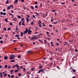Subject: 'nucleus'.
I'll return each mask as SVG.
<instances>
[{
    "mask_svg": "<svg viewBox=\"0 0 78 78\" xmlns=\"http://www.w3.org/2000/svg\"><path fill=\"white\" fill-rule=\"evenodd\" d=\"M3 11H4V12H5V11H6V9H3Z\"/></svg>",
    "mask_w": 78,
    "mask_h": 78,
    "instance_id": "obj_43",
    "label": "nucleus"
},
{
    "mask_svg": "<svg viewBox=\"0 0 78 78\" xmlns=\"http://www.w3.org/2000/svg\"><path fill=\"white\" fill-rule=\"evenodd\" d=\"M18 58H20L21 57V55H19L18 56Z\"/></svg>",
    "mask_w": 78,
    "mask_h": 78,
    "instance_id": "obj_33",
    "label": "nucleus"
},
{
    "mask_svg": "<svg viewBox=\"0 0 78 78\" xmlns=\"http://www.w3.org/2000/svg\"><path fill=\"white\" fill-rule=\"evenodd\" d=\"M33 24H34V23H33V22H32L31 23V25H33Z\"/></svg>",
    "mask_w": 78,
    "mask_h": 78,
    "instance_id": "obj_23",
    "label": "nucleus"
},
{
    "mask_svg": "<svg viewBox=\"0 0 78 78\" xmlns=\"http://www.w3.org/2000/svg\"><path fill=\"white\" fill-rule=\"evenodd\" d=\"M30 28H29V30H28V33L29 34H31V32H32V31H31V30H30Z\"/></svg>",
    "mask_w": 78,
    "mask_h": 78,
    "instance_id": "obj_4",
    "label": "nucleus"
},
{
    "mask_svg": "<svg viewBox=\"0 0 78 78\" xmlns=\"http://www.w3.org/2000/svg\"><path fill=\"white\" fill-rule=\"evenodd\" d=\"M42 66H40L39 67V69H42Z\"/></svg>",
    "mask_w": 78,
    "mask_h": 78,
    "instance_id": "obj_29",
    "label": "nucleus"
},
{
    "mask_svg": "<svg viewBox=\"0 0 78 78\" xmlns=\"http://www.w3.org/2000/svg\"><path fill=\"white\" fill-rule=\"evenodd\" d=\"M27 17H30V16H29V15H27Z\"/></svg>",
    "mask_w": 78,
    "mask_h": 78,
    "instance_id": "obj_45",
    "label": "nucleus"
},
{
    "mask_svg": "<svg viewBox=\"0 0 78 78\" xmlns=\"http://www.w3.org/2000/svg\"><path fill=\"white\" fill-rule=\"evenodd\" d=\"M35 3L36 5H37V2H35Z\"/></svg>",
    "mask_w": 78,
    "mask_h": 78,
    "instance_id": "obj_55",
    "label": "nucleus"
},
{
    "mask_svg": "<svg viewBox=\"0 0 78 78\" xmlns=\"http://www.w3.org/2000/svg\"><path fill=\"white\" fill-rule=\"evenodd\" d=\"M24 23H25V21H23L22 23V25H23V26H25V25L24 24Z\"/></svg>",
    "mask_w": 78,
    "mask_h": 78,
    "instance_id": "obj_9",
    "label": "nucleus"
},
{
    "mask_svg": "<svg viewBox=\"0 0 78 78\" xmlns=\"http://www.w3.org/2000/svg\"><path fill=\"white\" fill-rule=\"evenodd\" d=\"M42 70H44V69H40L38 72V73H40L41 72H42Z\"/></svg>",
    "mask_w": 78,
    "mask_h": 78,
    "instance_id": "obj_5",
    "label": "nucleus"
},
{
    "mask_svg": "<svg viewBox=\"0 0 78 78\" xmlns=\"http://www.w3.org/2000/svg\"><path fill=\"white\" fill-rule=\"evenodd\" d=\"M1 15H2L3 14V12H1Z\"/></svg>",
    "mask_w": 78,
    "mask_h": 78,
    "instance_id": "obj_56",
    "label": "nucleus"
},
{
    "mask_svg": "<svg viewBox=\"0 0 78 78\" xmlns=\"http://www.w3.org/2000/svg\"><path fill=\"white\" fill-rule=\"evenodd\" d=\"M49 26L50 27H52V25H49Z\"/></svg>",
    "mask_w": 78,
    "mask_h": 78,
    "instance_id": "obj_53",
    "label": "nucleus"
},
{
    "mask_svg": "<svg viewBox=\"0 0 78 78\" xmlns=\"http://www.w3.org/2000/svg\"><path fill=\"white\" fill-rule=\"evenodd\" d=\"M27 20V23H28L29 22V21H30V20H29V19H28V20Z\"/></svg>",
    "mask_w": 78,
    "mask_h": 78,
    "instance_id": "obj_21",
    "label": "nucleus"
},
{
    "mask_svg": "<svg viewBox=\"0 0 78 78\" xmlns=\"http://www.w3.org/2000/svg\"><path fill=\"white\" fill-rule=\"evenodd\" d=\"M13 20H14V21H17V19L16 18H14L12 19Z\"/></svg>",
    "mask_w": 78,
    "mask_h": 78,
    "instance_id": "obj_11",
    "label": "nucleus"
},
{
    "mask_svg": "<svg viewBox=\"0 0 78 78\" xmlns=\"http://www.w3.org/2000/svg\"><path fill=\"white\" fill-rule=\"evenodd\" d=\"M10 8H11V7L10 6H9L8 7V9H10Z\"/></svg>",
    "mask_w": 78,
    "mask_h": 78,
    "instance_id": "obj_39",
    "label": "nucleus"
},
{
    "mask_svg": "<svg viewBox=\"0 0 78 78\" xmlns=\"http://www.w3.org/2000/svg\"><path fill=\"white\" fill-rule=\"evenodd\" d=\"M46 39H48V40H49L50 39V38L49 37H48V38H46Z\"/></svg>",
    "mask_w": 78,
    "mask_h": 78,
    "instance_id": "obj_48",
    "label": "nucleus"
},
{
    "mask_svg": "<svg viewBox=\"0 0 78 78\" xmlns=\"http://www.w3.org/2000/svg\"><path fill=\"white\" fill-rule=\"evenodd\" d=\"M4 59H5V60H7V59H8V57L5 56L4 58Z\"/></svg>",
    "mask_w": 78,
    "mask_h": 78,
    "instance_id": "obj_8",
    "label": "nucleus"
},
{
    "mask_svg": "<svg viewBox=\"0 0 78 78\" xmlns=\"http://www.w3.org/2000/svg\"><path fill=\"white\" fill-rule=\"evenodd\" d=\"M20 69H23V66H21L20 67Z\"/></svg>",
    "mask_w": 78,
    "mask_h": 78,
    "instance_id": "obj_35",
    "label": "nucleus"
},
{
    "mask_svg": "<svg viewBox=\"0 0 78 78\" xmlns=\"http://www.w3.org/2000/svg\"><path fill=\"white\" fill-rule=\"evenodd\" d=\"M8 68L9 69H11V66H9Z\"/></svg>",
    "mask_w": 78,
    "mask_h": 78,
    "instance_id": "obj_40",
    "label": "nucleus"
},
{
    "mask_svg": "<svg viewBox=\"0 0 78 78\" xmlns=\"http://www.w3.org/2000/svg\"><path fill=\"white\" fill-rule=\"evenodd\" d=\"M31 53V51H29L27 52V53Z\"/></svg>",
    "mask_w": 78,
    "mask_h": 78,
    "instance_id": "obj_50",
    "label": "nucleus"
},
{
    "mask_svg": "<svg viewBox=\"0 0 78 78\" xmlns=\"http://www.w3.org/2000/svg\"><path fill=\"white\" fill-rule=\"evenodd\" d=\"M14 61H15V60L13 59V60H11L10 62H14Z\"/></svg>",
    "mask_w": 78,
    "mask_h": 78,
    "instance_id": "obj_13",
    "label": "nucleus"
},
{
    "mask_svg": "<svg viewBox=\"0 0 78 78\" xmlns=\"http://www.w3.org/2000/svg\"><path fill=\"white\" fill-rule=\"evenodd\" d=\"M37 38H38V37H33L32 38H31V39H32V40H33V39H37Z\"/></svg>",
    "mask_w": 78,
    "mask_h": 78,
    "instance_id": "obj_6",
    "label": "nucleus"
},
{
    "mask_svg": "<svg viewBox=\"0 0 78 78\" xmlns=\"http://www.w3.org/2000/svg\"><path fill=\"white\" fill-rule=\"evenodd\" d=\"M10 7H11V8H13V6H12V5L11 6H10Z\"/></svg>",
    "mask_w": 78,
    "mask_h": 78,
    "instance_id": "obj_63",
    "label": "nucleus"
},
{
    "mask_svg": "<svg viewBox=\"0 0 78 78\" xmlns=\"http://www.w3.org/2000/svg\"><path fill=\"white\" fill-rule=\"evenodd\" d=\"M35 13L37 14V16H39V14L38 13L36 12H35Z\"/></svg>",
    "mask_w": 78,
    "mask_h": 78,
    "instance_id": "obj_12",
    "label": "nucleus"
},
{
    "mask_svg": "<svg viewBox=\"0 0 78 78\" xmlns=\"http://www.w3.org/2000/svg\"><path fill=\"white\" fill-rule=\"evenodd\" d=\"M26 30L23 32V34L25 35V34L27 33V32H28V29H27V28L25 29Z\"/></svg>",
    "mask_w": 78,
    "mask_h": 78,
    "instance_id": "obj_2",
    "label": "nucleus"
},
{
    "mask_svg": "<svg viewBox=\"0 0 78 78\" xmlns=\"http://www.w3.org/2000/svg\"><path fill=\"white\" fill-rule=\"evenodd\" d=\"M3 15L4 16H5V15H6V13L4 12L3 13Z\"/></svg>",
    "mask_w": 78,
    "mask_h": 78,
    "instance_id": "obj_52",
    "label": "nucleus"
},
{
    "mask_svg": "<svg viewBox=\"0 0 78 78\" xmlns=\"http://www.w3.org/2000/svg\"><path fill=\"white\" fill-rule=\"evenodd\" d=\"M10 25H12V23H10Z\"/></svg>",
    "mask_w": 78,
    "mask_h": 78,
    "instance_id": "obj_62",
    "label": "nucleus"
},
{
    "mask_svg": "<svg viewBox=\"0 0 78 78\" xmlns=\"http://www.w3.org/2000/svg\"><path fill=\"white\" fill-rule=\"evenodd\" d=\"M61 5H64L65 4V3L64 2H62L61 3Z\"/></svg>",
    "mask_w": 78,
    "mask_h": 78,
    "instance_id": "obj_41",
    "label": "nucleus"
},
{
    "mask_svg": "<svg viewBox=\"0 0 78 78\" xmlns=\"http://www.w3.org/2000/svg\"><path fill=\"white\" fill-rule=\"evenodd\" d=\"M7 76V74L6 73L4 75V76L5 77V76Z\"/></svg>",
    "mask_w": 78,
    "mask_h": 78,
    "instance_id": "obj_28",
    "label": "nucleus"
},
{
    "mask_svg": "<svg viewBox=\"0 0 78 78\" xmlns=\"http://www.w3.org/2000/svg\"><path fill=\"white\" fill-rule=\"evenodd\" d=\"M65 21V20L64 19H63L62 21V22H64Z\"/></svg>",
    "mask_w": 78,
    "mask_h": 78,
    "instance_id": "obj_47",
    "label": "nucleus"
},
{
    "mask_svg": "<svg viewBox=\"0 0 78 78\" xmlns=\"http://www.w3.org/2000/svg\"><path fill=\"white\" fill-rule=\"evenodd\" d=\"M6 3V4H8V1H7Z\"/></svg>",
    "mask_w": 78,
    "mask_h": 78,
    "instance_id": "obj_61",
    "label": "nucleus"
},
{
    "mask_svg": "<svg viewBox=\"0 0 78 78\" xmlns=\"http://www.w3.org/2000/svg\"><path fill=\"white\" fill-rule=\"evenodd\" d=\"M31 70H34V68H32V69H31Z\"/></svg>",
    "mask_w": 78,
    "mask_h": 78,
    "instance_id": "obj_64",
    "label": "nucleus"
},
{
    "mask_svg": "<svg viewBox=\"0 0 78 78\" xmlns=\"http://www.w3.org/2000/svg\"><path fill=\"white\" fill-rule=\"evenodd\" d=\"M57 23H58V21H57L54 22V24H57Z\"/></svg>",
    "mask_w": 78,
    "mask_h": 78,
    "instance_id": "obj_16",
    "label": "nucleus"
},
{
    "mask_svg": "<svg viewBox=\"0 0 78 78\" xmlns=\"http://www.w3.org/2000/svg\"><path fill=\"white\" fill-rule=\"evenodd\" d=\"M19 35L17 34V35H15V37H19Z\"/></svg>",
    "mask_w": 78,
    "mask_h": 78,
    "instance_id": "obj_17",
    "label": "nucleus"
},
{
    "mask_svg": "<svg viewBox=\"0 0 78 78\" xmlns=\"http://www.w3.org/2000/svg\"><path fill=\"white\" fill-rule=\"evenodd\" d=\"M8 30H11V28H8Z\"/></svg>",
    "mask_w": 78,
    "mask_h": 78,
    "instance_id": "obj_57",
    "label": "nucleus"
},
{
    "mask_svg": "<svg viewBox=\"0 0 78 78\" xmlns=\"http://www.w3.org/2000/svg\"><path fill=\"white\" fill-rule=\"evenodd\" d=\"M31 9H34V7H33V6H31Z\"/></svg>",
    "mask_w": 78,
    "mask_h": 78,
    "instance_id": "obj_36",
    "label": "nucleus"
},
{
    "mask_svg": "<svg viewBox=\"0 0 78 78\" xmlns=\"http://www.w3.org/2000/svg\"><path fill=\"white\" fill-rule=\"evenodd\" d=\"M8 19L7 18L5 19V22H8Z\"/></svg>",
    "mask_w": 78,
    "mask_h": 78,
    "instance_id": "obj_7",
    "label": "nucleus"
},
{
    "mask_svg": "<svg viewBox=\"0 0 78 78\" xmlns=\"http://www.w3.org/2000/svg\"><path fill=\"white\" fill-rule=\"evenodd\" d=\"M51 22H53V18H51Z\"/></svg>",
    "mask_w": 78,
    "mask_h": 78,
    "instance_id": "obj_30",
    "label": "nucleus"
},
{
    "mask_svg": "<svg viewBox=\"0 0 78 78\" xmlns=\"http://www.w3.org/2000/svg\"><path fill=\"white\" fill-rule=\"evenodd\" d=\"M40 23H41V21L39 20V21L38 22V24H40Z\"/></svg>",
    "mask_w": 78,
    "mask_h": 78,
    "instance_id": "obj_24",
    "label": "nucleus"
},
{
    "mask_svg": "<svg viewBox=\"0 0 78 78\" xmlns=\"http://www.w3.org/2000/svg\"><path fill=\"white\" fill-rule=\"evenodd\" d=\"M44 44H47V41L45 40L44 41Z\"/></svg>",
    "mask_w": 78,
    "mask_h": 78,
    "instance_id": "obj_37",
    "label": "nucleus"
},
{
    "mask_svg": "<svg viewBox=\"0 0 78 78\" xmlns=\"http://www.w3.org/2000/svg\"><path fill=\"white\" fill-rule=\"evenodd\" d=\"M26 70V69H25V68H24L23 69V71H24L25 72V71Z\"/></svg>",
    "mask_w": 78,
    "mask_h": 78,
    "instance_id": "obj_44",
    "label": "nucleus"
},
{
    "mask_svg": "<svg viewBox=\"0 0 78 78\" xmlns=\"http://www.w3.org/2000/svg\"><path fill=\"white\" fill-rule=\"evenodd\" d=\"M35 8H38V7H37V5H35Z\"/></svg>",
    "mask_w": 78,
    "mask_h": 78,
    "instance_id": "obj_46",
    "label": "nucleus"
},
{
    "mask_svg": "<svg viewBox=\"0 0 78 78\" xmlns=\"http://www.w3.org/2000/svg\"><path fill=\"white\" fill-rule=\"evenodd\" d=\"M20 68V67L19 66L17 67V69L18 70H19Z\"/></svg>",
    "mask_w": 78,
    "mask_h": 78,
    "instance_id": "obj_31",
    "label": "nucleus"
},
{
    "mask_svg": "<svg viewBox=\"0 0 78 78\" xmlns=\"http://www.w3.org/2000/svg\"><path fill=\"white\" fill-rule=\"evenodd\" d=\"M52 12H56V10H53L52 11Z\"/></svg>",
    "mask_w": 78,
    "mask_h": 78,
    "instance_id": "obj_38",
    "label": "nucleus"
},
{
    "mask_svg": "<svg viewBox=\"0 0 78 78\" xmlns=\"http://www.w3.org/2000/svg\"><path fill=\"white\" fill-rule=\"evenodd\" d=\"M46 34H47L48 35L49 34V32H47L46 33Z\"/></svg>",
    "mask_w": 78,
    "mask_h": 78,
    "instance_id": "obj_49",
    "label": "nucleus"
},
{
    "mask_svg": "<svg viewBox=\"0 0 78 78\" xmlns=\"http://www.w3.org/2000/svg\"><path fill=\"white\" fill-rule=\"evenodd\" d=\"M9 14L10 15V16H12L13 17V15L11 13H9Z\"/></svg>",
    "mask_w": 78,
    "mask_h": 78,
    "instance_id": "obj_22",
    "label": "nucleus"
},
{
    "mask_svg": "<svg viewBox=\"0 0 78 78\" xmlns=\"http://www.w3.org/2000/svg\"><path fill=\"white\" fill-rule=\"evenodd\" d=\"M14 57V58H15L16 57V56L13 55H12V54H11V56H10L9 58H10V59H14V57Z\"/></svg>",
    "mask_w": 78,
    "mask_h": 78,
    "instance_id": "obj_1",
    "label": "nucleus"
},
{
    "mask_svg": "<svg viewBox=\"0 0 78 78\" xmlns=\"http://www.w3.org/2000/svg\"><path fill=\"white\" fill-rule=\"evenodd\" d=\"M8 76L9 77V78H10V75L8 74Z\"/></svg>",
    "mask_w": 78,
    "mask_h": 78,
    "instance_id": "obj_58",
    "label": "nucleus"
},
{
    "mask_svg": "<svg viewBox=\"0 0 78 78\" xmlns=\"http://www.w3.org/2000/svg\"><path fill=\"white\" fill-rule=\"evenodd\" d=\"M18 75H19V76H21V74H20V73H19V74H18Z\"/></svg>",
    "mask_w": 78,
    "mask_h": 78,
    "instance_id": "obj_54",
    "label": "nucleus"
},
{
    "mask_svg": "<svg viewBox=\"0 0 78 78\" xmlns=\"http://www.w3.org/2000/svg\"><path fill=\"white\" fill-rule=\"evenodd\" d=\"M0 42H1V44H2L3 43V41H1Z\"/></svg>",
    "mask_w": 78,
    "mask_h": 78,
    "instance_id": "obj_60",
    "label": "nucleus"
},
{
    "mask_svg": "<svg viewBox=\"0 0 78 78\" xmlns=\"http://www.w3.org/2000/svg\"><path fill=\"white\" fill-rule=\"evenodd\" d=\"M21 22H21V21H20V22L19 23V26H20V25H21Z\"/></svg>",
    "mask_w": 78,
    "mask_h": 78,
    "instance_id": "obj_26",
    "label": "nucleus"
},
{
    "mask_svg": "<svg viewBox=\"0 0 78 78\" xmlns=\"http://www.w3.org/2000/svg\"><path fill=\"white\" fill-rule=\"evenodd\" d=\"M0 76L1 78L3 77V75H2V73H0Z\"/></svg>",
    "mask_w": 78,
    "mask_h": 78,
    "instance_id": "obj_14",
    "label": "nucleus"
},
{
    "mask_svg": "<svg viewBox=\"0 0 78 78\" xmlns=\"http://www.w3.org/2000/svg\"><path fill=\"white\" fill-rule=\"evenodd\" d=\"M57 14V12H55V16H56Z\"/></svg>",
    "mask_w": 78,
    "mask_h": 78,
    "instance_id": "obj_42",
    "label": "nucleus"
},
{
    "mask_svg": "<svg viewBox=\"0 0 78 78\" xmlns=\"http://www.w3.org/2000/svg\"><path fill=\"white\" fill-rule=\"evenodd\" d=\"M17 17L19 19H21V17L20 16H17Z\"/></svg>",
    "mask_w": 78,
    "mask_h": 78,
    "instance_id": "obj_19",
    "label": "nucleus"
},
{
    "mask_svg": "<svg viewBox=\"0 0 78 78\" xmlns=\"http://www.w3.org/2000/svg\"><path fill=\"white\" fill-rule=\"evenodd\" d=\"M18 71H19V70H15V73H17V72H18Z\"/></svg>",
    "mask_w": 78,
    "mask_h": 78,
    "instance_id": "obj_20",
    "label": "nucleus"
},
{
    "mask_svg": "<svg viewBox=\"0 0 78 78\" xmlns=\"http://www.w3.org/2000/svg\"><path fill=\"white\" fill-rule=\"evenodd\" d=\"M3 30H4V31H6V28H4L3 29Z\"/></svg>",
    "mask_w": 78,
    "mask_h": 78,
    "instance_id": "obj_27",
    "label": "nucleus"
},
{
    "mask_svg": "<svg viewBox=\"0 0 78 78\" xmlns=\"http://www.w3.org/2000/svg\"><path fill=\"white\" fill-rule=\"evenodd\" d=\"M25 19H24V18H22L21 19V22H22V21H23V20H24Z\"/></svg>",
    "mask_w": 78,
    "mask_h": 78,
    "instance_id": "obj_25",
    "label": "nucleus"
},
{
    "mask_svg": "<svg viewBox=\"0 0 78 78\" xmlns=\"http://www.w3.org/2000/svg\"><path fill=\"white\" fill-rule=\"evenodd\" d=\"M26 20H28L29 19L28 18V17H26Z\"/></svg>",
    "mask_w": 78,
    "mask_h": 78,
    "instance_id": "obj_59",
    "label": "nucleus"
},
{
    "mask_svg": "<svg viewBox=\"0 0 78 78\" xmlns=\"http://www.w3.org/2000/svg\"><path fill=\"white\" fill-rule=\"evenodd\" d=\"M23 33H20V34H21V36H23Z\"/></svg>",
    "mask_w": 78,
    "mask_h": 78,
    "instance_id": "obj_18",
    "label": "nucleus"
},
{
    "mask_svg": "<svg viewBox=\"0 0 78 78\" xmlns=\"http://www.w3.org/2000/svg\"><path fill=\"white\" fill-rule=\"evenodd\" d=\"M16 31L15 32H17V31H19V28H18V26H17L15 28Z\"/></svg>",
    "mask_w": 78,
    "mask_h": 78,
    "instance_id": "obj_3",
    "label": "nucleus"
},
{
    "mask_svg": "<svg viewBox=\"0 0 78 78\" xmlns=\"http://www.w3.org/2000/svg\"><path fill=\"white\" fill-rule=\"evenodd\" d=\"M14 75H12L11 76V78H14Z\"/></svg>",
    "mask_w": 78,
    "mask_h": 78,
    "instance_id": "obj_32",
    "label": "nucleus"
},
{
    "mask_svg": "<svg viewBox=\"0 0 78 78\" xmlns=\"http://www.w3.org/2000/svg\"><path fill=\"white\" fill-rule=\"evenodd\" d=\"M15 67H17L19 66V65H18V64H16L15 65Z\"/></svg>",
    "mask_w": 78,
    "mask_h": 78,
    "instance_id": "obj_15",
    "label": "nucleus"
},
{
    "mask_svg": "<svg viewBox=\"0 0 78 78\" xmlns=\"http://www.w3.org/2000/svg\"><path fill=\"white\" fill-rule=\"evenodd\" d=\"M14 70H10L11 72H14Z\"/></svg>",
    "mask_w": 78,
    "mask_h": 78,
    "instance_id": "obj_51",
    "label": "nucleus"
},
{
    "mask_svg": "<svg viewBox=\"0 0 78 78\" xmlns=\"http://www.w3.org/2000/svg\"><path fill=\"white\" fill-rule=\"evenodd\" d=\"M5 68H7L8 67V66H7V65H5Z\"/></svg>",
    "mask_w": 78,
    "mask_h": 78,
    "instance_id": "obj_34",
    "label": "nucleus"
},
{
    "mask_svg": "<svg viewBox=\"0 0 78 78\" xmlns=\"http://www.w3.org/2000/svg\"><path fill=\"white\" fill-rule=\"evenodd\" d=\"M18 2V0H15V2H14V3H17Z\"/></svg>",
    "mask_w": 78,
    "mask_h": 78,
    "instance_id": "obj_10",
    "label": "nucleus"
}]
</instances>
